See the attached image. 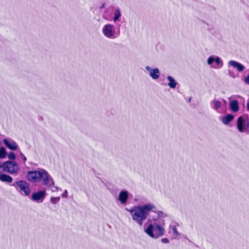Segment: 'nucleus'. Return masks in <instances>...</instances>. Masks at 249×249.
<instances>
[{"label": "nucleus", "mask_w": 249, "mask_h": 249, "mask_svg": "<svg viewBox=\"0 0 249 249\" xmlns=\"http://www.w3.org/2000/svg\"><path fill=\"white\" fill-rule=\"evenodd\" d=\"M3 142L10 150H15L18 148L17 143L11 139H4L3 140Z\"/></svg>", "instance_id": "9b49d317"}, {"label": "nucleus", "mask_w": 249, "mask_h": 249, "mask_svg": "<svg viewBox=\"0 0 249 249\" xmlns=\"http://www.w3.org/2000/svg\"><path fill=\"white\" fill-rule=\"evenodd\" d=\"M2 169L3 172L11 175H17L19 167L18 163L13 160H8L2 164Z\"/></svg>", "instance_id": "39448f33"}, {"label": "nucleus", "mask_w": 249, "mask_h": 249, "mask_svg": "<svg viewBox=\"0 0 249 249\" xmlns=\"http://www.w3.org/2000/svg\"><path fill=\"white\" fill-rule=\"evenodd\" d=\"M12 186L16 187L17 190H19L24 193L26 196H29L31 194V190L30 188V184L26 181L20 180L16 181L13 184Z\"/></svg>", "instance_id": "423d86ee"}, {"label": "nucleus", "mask_w": 249, "mask_h": 249, "mask_svg": "<svg viewBox=\"0 0 249 249\" xmlns=\"http://www.w3.org/2000/svg\"><path fill=\"white\" fill-rule=\"evenodd\" d=\"M167 79L169 81V83H168V86L171 89H175L178 84V83L174 79V78L169 75L167 77Z\"/></svg>", "instance_id": "a211bd4d"}, {"label": "nucleus", "mask_w": 249, "mask_h": 249, "mask_svg": "<svg viewBox=\"0 0 249 249\" xmlns=\"http://www.w3.org/2000/svg\"><path fill=\"white\" fill-rule=\"evenodd\" d=\"M8 158L11 160H14L16 159V155L13 152H10L7 155Z\"/></svg>", "instance_id": "5701e85b"}, {"label": "nucleus", "mask_w": 249, "mask_h": 249, "mask_svg": "<svg viewBox=\"0 0 249 249\" xmlns=\"http://www.w3.org/2000/svg\"><path fill=\"white\" fill-rule=\"evenodd\" d=\"M0 180L2 182L11 183L13 181V179L9 175L5 174H0Z\"/></svg>", "instance_id": "f3484780"}, {"label": "nucleus", "mask_w": 249, "mask_h": 249, "mask_svg": "<svg viewBox=\"0 0 249 249\" xmlns=\"http://www.w3.org/2000/svg\"><path fill=\"white\" fill-rule=\"evenodd\" d=\"M150 237L157 239L164 235V228L157 222L150 224L144 230Z\"/></svg>", "instance_id": "7ed1b4c3"}, {"label": "nucleus", "mask_w": 249, "mask_h": 249, "mask_svg": "<svg viewBox=\"0 0 249 249\" xmlns=\"http://www.w3.org/2000/svg\"><path fill=\"white\" fill-rule=\"evenodd\" d=\"M244 82L249 85V75L245 78Z\"/></svg>", "instance_id": "cd10ccee"}, {"label": "nucleus", "mask_w": 249, "mask_h": 249, "mask_svg": "<svg viewBox=\"0 0 249 249\" xmlns=\"http://www.w3.org/2000/svg\"><path fill=\"white\" fill-rule=\"evenodd\" d=\"M52 187H53L54 189H52V191L54 192H57V191H62V189L61 188H59V187H55L54 186V184L53 185V186H52L51 188Z\"/></svg>", "instance_id": "b1692460"}, {"label": "nucleus", "mask_w": 249, "mask_h": 249, "mask_svg": "<svg viewBox=\"0 0 249 249\" xmlns=\"http://www.w3.org/2000/svg\"><path fill=\"white\" fill-rule=\"evenodd\" d=\"M229 106L233 112H236L239 110L238 102L236 100L230 101Z\"/></svg>", "instance_id": "dca6fc26"}, {"label": "nucleus", "mask_w": 249, "mask_h": 249, "mask_svg": "<svg viewBox=\"0 0 249 249\" xmlns=\"http://www.w3.org/2000/svg\"><path fill=\"white\" fill-rule=\"evenodd\" d=\"M104 5H105V4H104H104H102V6H101V8H103V7H104Z\"/></svg>", "instance_id": "2f4dec72"}, {"label": "nucleus", "mask_w": 249, "mask_h": 249, "mask_svg": "<svg viewBox=\"0 0 249 249\" xmlns=\"http://www.w3.org/2000/svg\"><path fill=\"white\" fill-rule=\"evenodd\" d=\"M189 102H190V101H191V98H190V99H189Z\"/></svg>", "instance_id": "473e14b6"}, {"label": "nucleus", "mask_w": 249, "mask_h": 249, "mask_svg": "<svg viewBox=\"0 0 249 249\" xmlns=\"http://www.w3.org/2000/svg\"><path fill=\"white\" fill-rule=\"evenodd\" d=\"M63 197L66 198L68 197V192L67 190H65L63 194L61 195Z\"/></svg>", "instance_id": "bb28decb"}, {"label": "nucleus", "mask_w": 249, "mask_h": 249, "mask_svg": "<svg viewBox=\"0 0 249 249\" xmlns=\"http://www.w3.org/2000/svg\"><path fill=\"white\" fill-rule=\"evenodd\" d=\"M228 64L229 66L236 69L239 72L242 71L245 69V67L244 65L234 60H230L228 62Z\"/></svg>", "instance_id": "ddd939ff"}, {"label": "nucleus", "mask_w": 249, "mask_h": 249, "mask_svg": "<svg viewBox=\"0 0 249 249\" xmlns=\"http://www.w3.org/2000/svg\"><path fill=\"white\" fill-rule=\"evenodd\" d=\"M162 243L164 244H167L169 243V240L167 238H163L161 240Z\"/></svg>", "instance_id": "393cba45"}, {"label": "nucleus", "mask_w": 249, "mask_h": 249, "mask_svg": "<svg viewBox=\"0 0 249 249\" xmlns=\"http://www.w3.org/2000/svg\"><path fill=\"white\" fill-rule=\"evenodd\" d=\"M234 118V116L231 114H227L226 115L221 118V120L222 123L225 124H228Z\"/></svg>", "instance_id": "2eb2a0df"}, {"label": "nucleus", "mask_w": 249, "mask_h": 249, "mask_svg": "<svg viewBox=\"0 0 249 249\" xmlns=\"http://www.w3.org/2000/svg\"><path fill=\"white\" fill-rule=\"evenodd\" d=\"M20 155L21 156L22 160H23L24 163H25L27 160V158L26 157L22 154L21 152H20Z\"/></svg>", "instance_id": "a878e982"}, {"label": "nucleus", "mask_w": 249, "mask_h": 249, "mask_svg": "<svg viewBox=\"0 0 249 249\" xmlns=\"http://www.w3.org/2000/svg\"><path fill=\"white\" fill-rule=\"evenodd\" d=\"M156 207L151 203H148L142 206H135L127 210L130 213L132 219L139 226L143 225L151 212H155Z\"/></svg>", "instance_id": "f257e3e1"}, {"label": "nucleus", "mask_w": 249, "mask_h": 249, "mask_svg": "<svg viewBox=\"0 0 249 249\" xmlns=\"http://www.w3.org/2000/svg\"><path fill=\"white\" fill-rule=\"evenodd\" d=\"M213 62L216 64V67H213L214 69H220L223 66V62L222 59L219 56L216 55H211L208 57L207 59V64L211 65Z\"/></svg>", "instance_id": "6e6552de"}, {"label": "nucleus", "mask_w": 249, "mask_h": 249, "mask_svg": "<svg viewBox=\"0 0 249 249\" xmlns=\"http://www.w3.org/2000/svg\"><path fill=\"white\" fill-rule=\"evenodd\" d=\"M128 198V193L126 190H122L120 192L118 196V200L121 202L122 204H125Z\"/></svg>", "instance_id": "f8f14e48"}, {"label": "nucleus", "mask_w": 249, "mask_h": 249, "mask_svg": "<svg viewBox=\"0 0 249 249\" xmlns=\"http://www.w3.org/2000/svg\"><path fill=\"white\" fill-rule=\"evenodd\" d=\"M247 108L248 110H249V100L248 101L247 104Z\"/></svg>", "instance_id": "c85d7f7f"}, {"label": "nucleus", "mask_w": 249, "mask_h": 249, "mask_svg": "<svg viewBox=\"0 0 249 249\" xmlns=\"http://www.w3.org/2000/svg\"><path fill=\"white\" fill-rule=\"evenodd\" d=\"M27 180L32 183L41 182L48 188L53 186L54 181L51 176L45 169L40 168L37 170L28 171L26 175Z\"/></svg>", "instance_id": "f03ea898"}, {"label": "nucleus", "mask_w": 249, "mask_h": 249, "mask_svg": "<svg viewBox=\"0 0 249 249\" xmlns=\"http://www.w3.org/2000/svg\"><path fill=\"white\" fill-rule=\"evenodd\" d=\"M212 108L218 113H221L220 109L222 107V103L218 100L214 99L210 103Z\"/></svg>", "instance_id": "4468645a"}, {"label": "nucleus", "mask_w": 249, "mask_h": 249, "mask_svg": "<svg viewBox=\"0 0 249 249\" xmlns=\"http://www.w3.org/2000/svg\"><path fill=\"white\" fill-rule=\"evenodd\" d=\"M246 129L249 128V122H246Z\"/></svg>", "instance_id": "c756f323"}, {"label": "nucleus", "mask_w": 249, "mask_h": 249, "mask_svg": "<svg viewBox=\"0 0 249 249\" xmlns=\"http://www.w3.org/2000/svg\"><path fill=\"white\" fill-rule=\"evenodd\" d=\"M2 163H1V162L0 161V169L2 168Z\"/></svg>", "instance_id": "7c9ffc66"}, {"label": "nucleus", "mask_w": 249, "mask_h": 249, "mask_svg": "<svg viewBox=\"0 0 249 249\" xmlns=\"http://www.w3.org/2000/svg\"><path fill=\"white\" fill-rule=\"evenodd\" d=\"M6 149L4 147H1L0 148V158L4 159L6 157Z\"/></svg>", "instance_id": "aec40b11"}, {"label": "nucleus", "mask_w": 249, "mask_h": 249, "mask_svg": "<svg viewBox=\"0 0 249 249\" xmlns=\"http://www.w3.org/2000/svg\"><path fill=\"white\" fill-rule=\"evenodd\" d=\"M146 71L149 72V75L154 80L158 79L160 75V72L158 68L152 69L150 67L147 66L145 67Z\"/></svg>", "instance_id": "9d476101"}, {"label": "nucleus", "mask_w": 249, "mask_h": 249, "mask_svg": "<svg viewBox=\"0 0 249 249\" xmlns=\"http://www.w3.org/2000/svg\"><path fill=\"white\" fill-rule=\"evenodd\" d=\"M47 195L46 190H38L32 193L30 199L36 202H42Z\"/></svg>", "instance_id": "0eeeda50"}, {"label": "nucleus", "mask_w": 249, "mask_h": 249, "mask_svg": "<svg viewBox=\"0 0 249 249\" xmlns=\"http://www.w3.org/2000/svg\"><path fill=\"white\" fill-rule=\"evenodd\" d=\"M60 200V197H52L50 199L51 202L55 204L58 203Z\"/></svg>", "instance_id": "4be33fe9"}, {"label": "nucleus", "mask_w": 249, "mask_h": 249, "mask_svg": "<svg viewBox=\"0 0 249 249\" xmlns=\"http://www.w3.org/2000/svg\"><path fill=\"white\" fill-rule=\"evenodd\" d=\"M102 33L106 37L113 39L120 35V29L116 30L114 25L108 23L103 27Z\"/></svg>", "instance_id": "20e7f679"}, {"label": "nucleus", "mask_w": 249, "mask_h": 249, "mask_svg": "<svg viewBox=\"0 0 249 249\" xmlns=\"http://www.w3.org/2000/svg\"><path fill=\"white\" fill-rule=\"evenodd\" d=\"M114 16L113 18V20L114 22L116 21L121 16V14L119 8H117L115 10Z\"/></svg>", "instance_id": "6ab92c4d"}, {"label": "nucleus", "mask_w": 249, "mask_h": 249, "mask_svg": "<svg viewBox=\"0 0 249 249\" xmlns=\"http://www.w3.org/2000/svg\"><path fill=\"white\" fill-rule=\"evenodd\" d=\"M170 231L173 232L174 236L177 237L179 235V233L177 231V229L175 226H171L170 227Z\"/></svg>", "instance_id": "412c9836"}, {"label": "nucleus", "mask_w": 249, "mask_h": 249, "mask_svg": "<svg viewBox=\"0 0 249 249\" xmlns=\"http://www.w3.org/2000/svg\"><path fill=\"white\" fill-rule=\"evenodd\" d=\"M246 121L243 116H239L237 120L236 125L238 130L241 133L245 132L246 129Z\"/></svg>", "instance_id": "1a4fd4ad"}]
</instances>
